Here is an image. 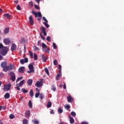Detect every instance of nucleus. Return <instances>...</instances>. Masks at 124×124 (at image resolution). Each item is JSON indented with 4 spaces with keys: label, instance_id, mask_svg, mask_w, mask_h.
Instances as JSON below:
<instances>
[{
    "label": "nucleus",
    "instance_id": "1",
    "mask_svg": "<svg viewBox=\"0 0 124 124\" xmlns=\"http://www.w3.org/2000/svg\"><path fill=\"white\" fill-rule=\"evenodd\" d=\"M7 52H8V48L7 47H3V49H1L0 51V53L2 56H5L6 54H7Z\"/></svg>",
    "mask_w": 124,
    "mask_h": 124
},
{
    "label": "nucleus",
    "instance_id": "49",
    "mask_svg": "<svg viewBox=\"0 0 124 124\" xmlns=\"http://www.w3.org/2000/svg\"><path fill=\"white\" fill-rule=\"evenodd\" d=\"M22 79H23V77H20L18 78L16 80V82H19V81H20V80H22Z\"/></svg>",
    "mask_w": 124,
    "mask_h": 124
},
{
    "label": "nucleus",
    "instance_id": "54",
    "mask_svg": "<svg viewBox=\"0 0 124 124\" xmlns=\"http://www.w3.org/2000/svg\"><path fill=\"white\" fill-rule=\"evenodd\" d=\"M51 90L53 91V92H56V87H55L54 86H52Z\"/></svg>",
    "mask_w": 124,
    "mask_h": 124
},
{
    "label": "nucleus",
    "instance_id": "14",
    "mask_svg": "<svg viewBox=\"0 0 124 124\" xmlns=\"http://www.w3.org/2000/svg\"><path fill=\"white\" fill-rule=\"evenodd\" d=\"M31 114V110H28L25 111V117L26 118H30V115Z\"/></svg>",
    "mask_w": 124,
    "mask_h": 124
},
{
    "label": "nucleus",
    "instance_id": "25",
    "mask_svg": "<svg viewBox=\"0 0 124 124\" xmlns=\"http://www.w3.org/2000/svg\"><path fill=\"white\" fill-rule=\"evenodd\" d=\"M24 84H25V80L24 79H23L21 81H20V83L19 84H18V85H19V86L20 87H21V86H23L24 85Z\"/></svg>",
    "mask_w": 124,
    "mask_h": 124
},
{
    "label": "nucleus",
    "instance_id": "50",
    "mask_svg": "<svg viewBox=\"0 0 124 124\" xmlns=\"http://www.w3.org/2000/svg\"><path fill=\"white\" fill-rule=\"evenodd\" d=\"M16 90H17L18 91H20V89L19 87H21V86H19V85H18V84H16Z\"/></svg>",
    "mask_w": 124,
    "mask_h": 124
},
{
    "label": "nucleus",
    "instance_id": "30",
    "mask_svg": "<svg viewBox=\"0 0 124 124\" xmlns=\"http://www.w3.org/2000/svg\"><path fill=\"white\" fill-rule=\"evenodd\" d=\"M29 106L30 108H32V103H31V101H29Z\"/></svg>",
    "mask_w": 124,
    "mask_h": 124
},
{
    "label": "nucleus",
    "instance_id": "27",
    "mask_svg": "<svg viewBox=\"0 0 124 124\" xmlns=\"http://www.w3.org/2000/svg\"><path fill=\"white\" fill-rule=\"evenodd\" d=\"M21 92L23 93H28V90H26V89H25V88H22L21 89Z\"/></svg>",
    "mask_w": 124,
    "mask_h": 124
},
{
    "label": "nucleus",
    "instance_id": "7",
    "mask_svg": "<svg viewBox=\"0 0 124 124\" xmlns=\"http://www.w3.org/2000/svg\"><path fill=\"white\" fill-rule=\"evenodd\" d=\"M10 88H11V83H8L4 86L3 90L6 91H9Z\"/></svg>",
    "mask_w": 124,
    "mask_h": 124
},
{
    "label": "nucleus",
    "instance_id": "23",
    "mask_svg": "<svg viewBox=\"0 0 124 124\" xmlns=\"http://www.w3.org/2000/svg\"><path fill=\"white\" fill-rule=\"evenodd\" d=\"M27 84L29 86H31V85H32V79H29L27 81Z\"/></svg>",
    "mask_w": 124,
    "mask_h": 124
},
{
    "label": "nucleus",
    "instance_id": "52",
    "mask_svg": "<svg viewBox=\"0 0 124 124\" xmlns=\"http://www.w3.org/2000/svg\"><path fill=\"white\" fill-rule=\"evenodd\" d=\"M53 46L54 49H57V46L55 43H53Z\"/></svg>",
    "mask_w": 124,
    "mask_h": 124
},
{
    "label": "nucleus",
    "instance_id": "21",
    "mask_svg": "<svg viewBox=\"0 0 124 124\" xmlns=\"http://www.w3.org/2000/svg\"><path fill=\"white\" fill-rule=\"evenodd\" d=\"M43 52H45L46 53H50V49L47 47H46V48H44L43 49Z\"/></svg>",
    "mask_w": 124,
    "mask_h": 124
},
{
    "label": "nucleus",
    "instance_id": "17",
    "mask_svg": "<svg viewBox=\"0 0 124 124\" xmlns=\"http://www.w3.org/2000/svg\"><path fill=\"white\" fill-rule=\"evenodd\" d=\"M42 61L43 62H46L47 61V58H46V56L43 54L42 55Z\"/></svg>",
    "mask_w": 124,
    "mask_h": 124
},
{
    "label": "nucleus",
    "instance_id": "5",
    "mask_svg": "<svg viewBox=\"0 0 124 124\" xmlns=\"http://www.w3.org/2000/svg\"><path fill=\"white\" fill-rule=\"evenodd\" d=\"M30 71H27L28 73H33L34 72V69L32 64H29L28 66Z\"/></svg>",
    "mask_w": 124,
    "mask_h": 124
},
{
    "label": "nucleus",
    "instance_id": "36",
    "mask_svg": "<svg viewBox=\"0 0 124 124\" xmlns=\"http://www.w3.org/2000/svg\"><path fill=\"white\" fill-rule=\"evenodd\" d=\"M34 124H39V121H38L37 120L35 119L33 121Z\"/></svg>",
    "mask_w": 124,
    "mask_h": 124
},
{
    "label": "nucleus",
    "instance_id": "34",
    "mask_svg": "<svg viewBox=\"0 0 124 124\" xmlns=\"http://www.w3.org/2000/svg\"><path fill=\"white\" fill-rule=\"evenodd\" d=\"M30 94L31 97H32V96H33V91L32 90H30Z\"/></svg>",
    "mask_w": 124,
    "mask_h": 124
},
{
    "label": "nucleus",
    "instance_id": "19",
    "mask_svg": "<svg viewBox=\"0 0 124 124\" xmlns=\"http://www.w3.org/2000/svg\"><path fill=\"white\" fill-rule=\"evenodd\" d=\"M69 118L70 119V123L71 124H74V122H75V120H74V119L73 118L71 117V116H69Z\"/></svg>",
    "mask_w": 124,
    "mask_h": 124
},
{
    "label": "nucleus",
    "instance_id": "45",
    "mask_svg": "<svg viewBox=\"0 0 124 124\" xmlns=\"http://www.w3.org/2000/svg\"><path fill=\"white\" fill-rule=\"evenodd\" d=\"M39 94H40V93L38 92L37 93H36L35 94V96L36 98L39 96Z\"/></svg>",
    "mask_w": 124,
    "mask_h": 124
},
{
    "label": "nucleus",
    "instance_id": "20",
    "mask_svg": "<svg viewBox=\"0 0 124 124\" xmlns=\"http://www.w3.org/2000/svg\"><path fill=\"white\" fill-rule=\"evenodd\" d=\"M4 98L5 99H8V98H9V97H10V94H9V93H5V94L4 95Z\"/></svg>",
    "mask_w": 124,
    "mask_h": 124
},
{
    "label": "nucleus",
    "instance_id": "33",
    "mask_svg": "<svg viewBox=\"0 0 124 124\" xmlns=\"http://www.w3.org/2000/svg\"><path fill=\"white\" fill-rule=\"evenodd\" d=\"M9 118L11 119V120H13V119L15 118V116L14 114H11Z\"/></svg>",
    "mask_w": 124,
    "mask_h": 124
},
{
    "label": "nucleus",
    "instance_id": "63",
    "mask_svg": "<svg viewBox=\"0 0 124 124\" xmlns=\"http://www.w3.org/2000/svg\"><path fill=\"white\" fill-rule=\"evenodd\" d=\"M50 114H54V111L53 110H52L50 112Z\"/></svg>",
    "mask_w": 124,
    "mask_h": 124
},
{
    "label": "nucleus",
    "instance_id": "28",
    "mask_svg": "<svg viewBox=\"0 0 124 124\" xmlns=\"http://www.w3.org/2000/svg\"><path fill=\"white\" fill-rule=\"evenodd\" d=\"M29 55H30L31 59H33V53H32V52L30 51H29Z\"/></svg>",
    "mask_w": 124,
    "mask_h": 124
},
{
    "label": "nucleus",
    "instance_id": "8",
    "mask_svg": "<svg viewBox=\"0 0 124 124\" xmlns=\"http://www.w3.org/2000/svg\"><path fill=\"white\" fill-rule=\"evenodd\" d=\"M43 19L45 21V22H44V24L45 27H46V28H47L48 29V28H49V27H50V26H49L48 25V20H47L46 18L44 16L43 17Z\"/></svg>",
    "mask_w": 124,
    "mask_h": 124
},
{
    "label": "nucleus",
    "instance_id": "2",
    "mask_svg": "<svg viewBox=\"0 0 124 124\" xmlns=\"http://www.w3.org/2000/svg\"><path fill=\"white\" fill-rule=\"evenodd\" d=\"M1 66L3 68V70L4 72H6L7 68V62H4L1 63Z\"/></svg>",
    "mask_w": 124,
    "mask_h": 124
},
{
    "label": "nucleus",
    "instance_id": "18",
    "mask_svg": "<svg viewBox=\"0 0 124 124\" xmlns=\"http://www.w3.org/2000/svg\"><path fill=\"white\" fill-rule=\"evenodd\" d=\"M4 17L8 19V20H10L11 16L9 14H5L3 15Z\"/></svg>",
    "mask_w": 124,
    "mask_h": 124
},
{
    "label": "nucleus",
    "instance_id": "48",
    "mask_svg": "<svg viewBox=\"0 0 124 124\" xmlns=\"http://www.w3.org/2000/svg\"><path fill=\"white\" fill-rule=\"evenodd\" d=\"M40 36H41V38L43 40H45V37L43 36V35H42V34L40 33Z\"/></svg>",
    "mask_w": 124,
    "mask_h": 124
},
{
    "label": "nucleus",
    "instance_id": "35",
    "mask_svg": "<svg viewBox=\"0 0 124 124\" xmlns=\"http://www.w3.org/2000/svg\"><path fill=\"white\" fill-rule=\"evenodd\" d=\"M34 61H37V54L36 53L34 54Z\"/></svg>",
    "mask_w": 124,
    "mask_h": 124
},
{
    "label": "nucleus",
    "instance_id": "12",
    "mask_svg": "<svg viewBox=\"0 0 124 124\" xmlns=\"http://www.w3.org/2000/svg\"><path fill=\"white\" fill-rule=\"evenodd\" d=\"M3 42L6 45H9L10 44V39L9 38H5L3 40Z\"/></svg>",
    "mask_w": 124,
    "mask_h": 124
},
{
    "label": "nucleus",
    "instance_id": "10",
    "mask_svg": "<svg viewBox=\"0 0 124 124\" xmlns=\"http://www.w3.org/2000/svg\"><path fill=\"white\" fill-rule=\"evenodd\" d=\"M29 22L30 25H31V26H33V25H34V21H33V17L31 16L29 17Z\"/></svg>",
    "mask_w": 124,
    "mask_h": 124
},
{
    "label": "nucleus",
    "instance_id": "60",
    "mask_svg": "<svg viewBox=\"0 0 124 124\" xmlns=\"http://www.w3.org/2000/svg\"><path fill=\"white\" fill-rule=\"evenodd\" d=\"M63 89H66V84H65V83H64V84H63Z\"/></svg>",
    "mask_w": 124,
    "mask_h": 124
},
{
    "label": "nucleus",
    "instance_id": "53",
    "mask_svg": "<svg viewBox=\"0 0 124 124\" xmlns=\"http://www.w3.org/2000/svg\"><path fill=\"white\" fill-rule=\"evenodd\" d=\"M16 9L17 10H21V7H20V5H18L17 6H16Z\"/></svg>",
    "mask_w": 124,
    "mask_h": 124
},
{
    "label": "nucleus",
    "instance_id": "42",
    "mask_svg": "<svg viewBox=\"0 0 124 124\" xmlns=\"http://www.w3.org/2000/svg\"><path fill=\"white\" fill-rule=\"evenodd\" d=\"M39 97L40 98V99H44V95H43V94H40Z\"/></svg>",
    "mask_w": 124,
    "mask_h": 124
},
{
    "label": "nucleus",
    "instance_id": "11",
    "mask_svg": "<svg viewBox=\"0 0 124 124\" xmlns=\"http://www.w3.org/2000/svg\"><path fill=\"white\" fill-rule=\"evenodd\" d=\"M28 62L29 59L27 58H25V59L20 60V63H21V64H24V63H27Z\"/></svg>",
    "mask_w": 124,
    "mask_h": 124
},
{
    "label": "nucleus",
    "instance_id": "29",
    "mask_svg": "<svg viewBox=\"0 0 124 124\" xmlns=\"http://www.w3.org/2000/svg\"><path fill=\"white\" fill-rule=\"evenodd\" d=\"M9 32V28H6L5 31H4V33L5 34H7Z\"/></svg>",
    "mask_w": 124,
    "mask_h": 124
},
{
    "label": "nucleus",
    "instance_id": "3",
    "mask_svg": "<svg viewBox=\"0 0 124 124\" xmlns=\"http://www.w3.org/2000/svg\"><path fill=\"white\" fill-rule=\"evenodd\" d=\"M9 75L11 76V80L13 82H14L15 80H16V75H15V73L13 72H10Z\"/></svg>",
    "mask_w": 124,
    "mask_h": 124
},
{
    "label": "nucleus",
    "instance_id": "9",
    "mask_svg": "<svg viewBox=\"0 0 124 124\" xmlns=\"http://www.w3.org/2000/svg\"><path fill=\"white\" fill-rule=\"evenodd\" d=\"M32 13L35 15V17H42V15H41V13L40 12H35L34 11H32Z\"/></svg>",
    "mask_w": 124,
    "mask_h": 124
},
{
    "label": "nucleus",
    "instance_id": "37",
    "mask_svg": "<svg viewBox=\"0 0 124 124\" xmlns=\"http://www.w3.org/2000/svg\"><path fill=\"white\" fill-rule=\"evenodd\" d=\"M53 63L54 65H58V60H54L53 61Z\"/></svg>",
    "mask_w": 124,
    "mask_h": 124
},
{
    "label": "nucleus",
    "instance_id": "62",
    "mask_svg": "<svg viewBox=\"0 0 124 124\" xmlns=\"http://www.w3.org/2000/svg\"><path fill=\"white\" fill-rule=\"evenodd\" d=\"M43 33H44V35H45V36L47 35V33L46 32V31L45 32H43Z\"/></svg>",
    "mask_w": 124,
    "mask_h": 124
},
{
    "label": "nucleus",
    "instance_id": "43",
    "mask_svg": "<svg viewBox=\"0 0 124 124\" xmlns=\"http://www.w3.org/2000/svg\"><path fill=\"white\" fill-rule=\"evenodd\" d=\"M45 72L46 73V74L47 75H49V70H48V69H47V68H46L45 69Z\"/></svg>",
    "mask_w": 124,
    "mask_h": 124
},
{
    "label": "nucleus",
    "instance_id": "55",
    "mask_svg": "<svg viewBox=\"0 0 124 124\" xmlns=\"http://www.w3.org/2000/svg\"><path fill=\"white\" fill-rule=\"evenodd\" d=\"M37 46H41V42L40 41H38Z\"/></svg>",
    "mask_w": 124,
    "mask_h": 124
},
{
    "label": "nucleus",
    "instance_id": "44",
    "mask_svg": "<svg viewBox=\"0 0 124 124\" xmlns=\"http://www.w3.org/2000/svg\"><path fill=\"white\" fill-rule=\"evenodd\" d=\"M20 43H21V44H23V43H25V38H21L20 41Z\"/></svg>",
    "mask_w": 124,
    "mask_h": 124
},
{
    "label": "nucleus",
    "instance_id": "59",
    "mask_svg": "<svg viewBox=\"0 0 124 124\" xmlns=\"http://www.w3.org/2000/svg\"><path fill=\"white\" fill-rule=\"evenodd\" d=\"M36 2H37V3H38V4H39V3L40 2V1H41V0H35Z\"/></svg>",
    "mask_w": 124,
    "mask_h": 124
},
{
    "label": "nucleus",
    "instance_id": "26",
    "mask_svg": "<svg viewBox=\"0 0 124 124\" xmlns=\"http://www.w3.org/2000/svg\"><path fill=\"white\" fill-rule=\"evenodd\" d=\"M42 49H46V48H47V45H46V44H45V43H42Z\"/></svg>",
    "mask_w": 124,
    "mask_h": 124
},
{
    "label": "nucleus",
    "instance_id": "56",
    "mask_svg": "<svg viewBox=\"0 0 124 124\" xmlns=\"http://www.w3.org/2000/svg\"><path fill=\"white\" fill-rule=\"evenodd\" d=\"M1 107L2 110H5V109H6V106H1Z\"/></svg>",
    "mask_w": 124,
    "mask_h": 124
},
{
    "label": "nucleus",
    "instance_id": "41",
    "mask_svg": "<svg viewBox=\"0 0 124 124\" xmlns=\"http://www.w3.org/2000/svg\"><path fill=\"white\" fill-rule=\"evenodd\" d=\"M71 115L73 117H75V116H76V113H75L74 111H72L71 112Z\"/></svg>",
    "mask_w": 124,
    "mask_h": 124
},
{
    "label": "nucleus",
    "instance_id": "64",
    "mask_svg": "<svg viewBox=\"0 0 124 124\" xmlns=\"http://www.w3.org/2000/svg\"><path fill=\"white\" fill-rule=\"evenodd\" d=\"M15 3H16V4H17V3H18V0H15L14 1Z\"/></svg>",
    "mask_w": 124,
    "mask_h": 124
},
{
    "label": "nucleus",
    "instance_id": "22",
    "mask_svg": "<svg viewBox=\"0 0 124 124\" xmlns=\"http://www.w3.org/2000/svg\"><path fill=\"white\" fill-rule=\"evenodd\" d=\"M46 107L47 108H51L52 107V102L51 101L48 102Z\"/></svg>",
    "mask_w": 124,
    "mask_h": 124
},
{
    "label": "nucleus",
    "instance_id": "15",
    "mask_svg": "<svg viewBox=\"0 0 124 124\" xmlns=\"http://www.w3.org/2000/svg\"><path fill=\"white\" fill-rule=\"evenodd\" d=\"M18 71L20 73H24L25 72V67H20L18 69Z\"/></svg>",
    "mask_w": 124,
    "mask_h": 124
},
{
    "label": "nucleus",
    "instance_id": "6",
    "mask_svg": "<svg viewBox=\"0 0 124 124\" xmlns=\"http://www.w3.org/2000/svg\"><path fill=\"white\" fill-rule=\"evenodd\" d=\"M42 83H43V79H40V81H37L35 83L36 87H37V88H40V87H42L43 86Z\"/></svg>",
    "mask_w": 124,
    "mask_h": 124
},
{
    "label": "nucleus",
    "instance_id": "4",
    "mask_svg": "<svg viewBox=\"0 0 124 124\" xmlns=\"http://www.w3.org/2000/svg\"><path fill=\"white\" fill-rule=\"evenodd\" d=\"M15 69V66L14 65V64H11L9 66H7L6 72H7V71H10V70H13Z\"/></svg>",
    "mask_w": 124,
    "mask_h": 124
},
{
    "label": "nucleus",
    "instance_id": "13",
    "mask_svg": "<svg viewBox=\"0 0 124 124\" xmlns=\"http://www.w3.org/2000/svg\"><path fill=\"white\" fill-rule=\"evenodd\" d=\"M17 48V46H16V45L15 44H13L12 45V46L11 48V51H15V50H16V48Z\"/></svg>",
    "mask_w": 124,
    "mask_h": 124
},
{
    "label": "nucleus",
    "instance_id": "38",
    "mask_svg": "<svg viewBox=\"0 0 124 124\" xmlns=\"http://www.w3.org/2000/svg\"><path fill=\"white\" fill-rule=\"evenodd\" d=\"M22 122L23 124H28V120H27V119H24Z\"/></svg>",
    "mask_w": 124,
    "mask_h": 124
},
{
    "label": "nucleus",
    "instance_id": "24",
    "mask_svg": "<svg viewBox=\"0 0 124 124\" xmlns=\"http://www.w3.org/2000/svg\"><path fill=\"white\" fill-rule=\"evenodd\" d=\"M61 76H62V72H59V73L57 74L56 77V80H57V81H59V80H60V77Z\"/></svg>",
    "mask_w": 124,
    "mask_h": 124
},
{
    "label": "nucleus",
    "instance_id": "58",
    "mask_svg": "<svg viewBox=\"0 0 124 124\" xmlns=\"http://www.w3.org/2000/svg\"><path fill=\"white\" fill-rule=\"evenodd\" d=\"M29 5H31V6H33V3H32V2H30L29 3Z\"/></svg>",
    "mask_w": 124,
    "mask_h": 124
},
{
    "label": "nucleus",
    "instance_id": "51",
    "mask_svg": "<svg viewBox=\"0 0 124 124\" xmlns=\"http://www.w3.org/2000/svg\"><path fill=\"white\" fill-rule=\"evenodd\" d=\"M59 72H62V65H59Z\"/></svg>",
    "mask_w": 124,
    "mask_h": 124
},
{
    "label": "nucleus",
    "instance_id": "40",
    "mask_svg": "<svg viewBox=\"0 0 124 124\" xmlns=\"http://www.w3.org/2000/svg\"><path fill=\"white\" fill-rule=\"evenodd\" d=\"M65 108L67 110H68V109H70V106L69 105H67L65 106Z\"/></svg>",
    "mask_w": 124,
    "mask_h": 124
},
{
    "label": "nucleus",
    "instance_id": "61",
    "mask_svg": "<svg viewBox=\"0 0 124 124\" xmlns=\"http://www.w3.org/2000/svg\"><path fill=\"white\" fill-rule=\"evenodd\" d=\"M80 124H89V123L85 122H83Z\"/></svg>",
    "mask_w": 124,
    "mask_h": 124
},
{
    "label": "nucleus",
    "instance_id": "57",
    "mask_svg": "<svg viewBox=\"0 0 124 124\" xmlns=\"http://www.w3.org/2000/svg\"><path fill=\"white\" fill-rule=\"evenodd\" d=\"M34 7L36 9H39V7L37 5H34Z\"/></svg>",
    "mask_w": 124,
    "mask_h": 124
},
{
    "label": "nucleus",
    "instance_id": "32",
    "mask_svg": "<svg viewBox=\"0 0 124 124\" xmlns=\"http://www.w3.org/2000/svg\"><path fill=\"white\" fill-rule=\"evenodd\" d=\"M34 51H39V48L37 47L36 46H34L33 47Z\"/></svg>",
    "mask_w": 124,
    "mask_h": 124
},
{
    "label": "nucleus",
    "instance_id": "16",
    "mask_svg": "<svg viewBox=\"0 0 124 124\" xmlns=\"http://www.w3.org/2000/svg\"><path fill=\"white\" fill-rule=\"evenodd\" d=\"M67 99L69 102H72V101H73V98H72V97H71V95H68L67 97Z\"/></svg>",
    "mask_w": 124,
    "mask_h": 124
},
{
    "label": "nucleus",
    "instance_id": "39",
    "mask_svg": "<svg viewBox=\"0 0 124 124\" xmlns=\"http://www.w3.org/2000/svg\"><path fill=\"white\" fill-rule=\"evenodd\" d=\"M58 112L59 113H60V114H62V112H63V110H62V109L59 108L58 109Z\"/></svg>",
    "mask_w": 124,
    "mask_h": 124
},
{
    "label": "nucleus",
    "instance_id": "31",
    "mask_svg": "<svg viewBox=\"0 0 124 124\" xmlns=\"http://www.w3.org/2000/svg\"><path fill=\"white\" fill-rule=\"evenodd\" d=\"M41 31H42V32H44L46 31L45 28H44V27H41Z\"/></svg>",
    "mask_w": 124,
    "mask_h": 124
},
{
    "label": "nucleus",
    "instance_id": "47",
    "mask_svg": "<svg viewBox=\"0 0 124 124\" xmlns=\"http://www.w3.org/2000/svg\"><path fill=\"white\" fill-rule=\"evenodd\" d=\"M46 40L47 41H48V42H51V37L50 36H47L46 37Z\"/></svg>",
    "mask_w": 124,
    "mask_h": 124
},
{
    "label": "nucleus",
    "instance_id": "46",
    "mask_svg": "<svg viewBox=\"0 0 124 124\" xmlns=\"http://www.w3.org/2000/svg\"><path fill=\"white\" fill-rule=\"evenodd\" d=\"M5 47V46H4L3 45H2V44L0 43V49L1 50H2V49H3V48Z\"/></svg>",
    "mask_w": 124,
    "mask_h": 124
}]
</instances>
